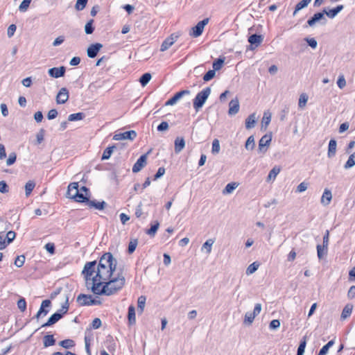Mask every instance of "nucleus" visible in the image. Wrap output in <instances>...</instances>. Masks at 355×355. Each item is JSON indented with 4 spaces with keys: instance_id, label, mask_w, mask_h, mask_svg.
I'll list each match as a JSON object with an SVG mask.
<instances>
[{
    "instance_id": "obj_20",
    "label": "nucleus",
    "mask_w": 355,
    "mask_h": 355,
    "mask_svg": "<svg viewBox=\"0 0 355 355\" xmlns=\"http://www.w3.org/2000/svg\"><path fill=\"white\" fill-rule=\"evenodd\" d=\"M92 296L80 294L77 297V302L80 306H90V300H92Z\"/></svg>"
},
{
    "instance_id": "obj_2",
    "label": "nucleus",
    "mask_w": 355,
    "mask_h": 355,
    "mask_svg": "<svg viewBox=\"0 0 355 355\" xmlns=\"http://www.w3.org/2000/svg\"><path fill=\"white\" fill-rule=\"evenodd\" d=\"M69 310L68 297L66 298L64 304L61 309L56 313H53L47 320V322L42 325V327H49L57 322L62 315L67 313Z\"/></svg>"
},
{
    "instance_id": "obj_29",
    "label": "nucleus",
    "mask_w": 355,
    "mask_h": 355,
    "mask_svg": "<svg viewBox=\"0 0 355 355\" xmlns=\"http://www.w3.org/2000/svg\"><path fill=\"white\" fill-rule=\"evenodd\" d=\"M311 0H302L295 6L293 15L295 16L296 14L302 9L306 8L311 2Z\"/></svg>"
},
{
    "instance_id": "obj_32",
    "label": "nucleus",
    "mask_w": 355,
    "mask_h": 355,
    "mask_svg": "<svg viewBox=\"0 0 355 355\" xmlns=\"http://www.w3.org/2000/svg\"><path fill=\"white\" fill-rule=\"evenodd\" d=\"M55 343V340L53 335H46L43 338V343L45 347L53 346Z\"/></svg>"
},
{
    "instance_id": "obj_5",
    "label": "nucleus",
    "mask_w": 355,
    "mask_h": 355,
    "mask_svg": "<svg viewBox=\"0 0 355 355\" xmlns=\"http://www.w3.org/2000/svg\"><path fill=\"white\" fill-rule=\"evenodd\" d=\"M209 18H205L199 21L195 26H193L189 33V35L193 37H198L202 35L205 26L209 23Z\"/></svg>"
},
{
    "instance_id": "obj_57",
    "label": "nucleus",
    "mask_w": 355,
    "mask_h": 355,
    "mask_svg": "<svg viewBox=\"0 0 355 355\" xmlns=\"http://www.w3.org/2000/svg\"><path fill=\"white\" fill-rule=\"evenodd\" d=\"M216 75L214 70H209L203 76V80L205 82L211 80Z\"/></svg>"
},
{
    "instance_id": "obj_14",
    "label": "nucleus",
    "mask_w": 355,
    "mask_h": 355,
    "mask_svg": "<svg viewBox=\"0 0 355 355\" xmlns=\"http://www.w3.org/2000/svg\"><path fill=\"white\" fill-rule=\"evenodd\" d=\"M102 47L103 45L100 43L91 44L87 51V56L91 58H95Z\"/></svg>"
},
{
    "instance_id": "obj_30",
    "label": "nucleus",
    "mask_w": 355,
    "mask_h": 355,
    "mask_svg": "<svg viewBox=\"0 0 355 355\" xmlns=\"http://www.w3.org/2000/svg\"><path fill=\"white\" fill-rule=\"evenodd\" d=\"M263 41V37L260 35L253 34L250 35L248 38V42L251 44H256L257 46L259 45Z\"/></svg>"
},
{
    "instance_id": "obj_53",
    "label": "nucleus",
    "mask_w": 355,
    "mask_h": 355,
    "mask_svg": "<svg viewBox=\"0 0 355 355\" xmlns=\"http://www.w3.org/2000/svg\"><path fill=\"white\" fill-rule=\"evenodd\" d=\"M93 19H90L85 26V32L86 34H92L94 31Z\"/></svg>"
},
{
    "instance_id": "obj_7",
    "label": "nucleus",
    "mask_w": 355,
    "mask_h": 355,
    "mask_svg": "<svg viewBox=\"0 0 355 355\" xmlns=\"http://www.w3.org/2000/svg\"><path fill=\"white\" fill-rule=\"evenodd\" d=\"M137 137V132L135 130H129L124 132H118L116 133L113 139L116 141L121 140H133Z\"/></svg>"
},
{
    "instance_id": "obj_62",
    "label": "nucleus",
    "mask_w": 355,
    "mask_h": 355,
    "mask_svg": "<svg viewBox=\"0 0 355 355\" xmlns=\"http://www.w3.org/2000/svg\"><path fill=\"white\" fill-rule=\"evenodd\" d=\"M323 12L327 15L331 19L334 18L338 12L337 10H336L334 8L329 10V11H327L326 10H323Z\"/></svg>"
},
{
    "instance_id": "obj_33",
    "label": "nucleus",
    "mask_w": 355,
    "mask_h": 355,
    "mask_svg": "<svg viewBox=\"0 0 355 355\" xmlns=\"http://www.w3.org/2000/svg\"><path fill=\"white\" fill-rule=\"evenodd\" d=\"M328 247L322 246L321 245H317V254L319 259H322L327 255Z\"/></svg>"
},
{
    "instance_id": "obj_61",
    "label": "nucleus",
    "mask_w": 355,
    "mask_h": 355,
    "mask_svg": "<svg viewBox=\"0 0 355 355\" xmlns=\"http://www.w3.org/2000/svg\"><path fill=\"white\" fill-rule=\"evenodd\" d=\"M308 188V183L305 182H301L297 187L296 189V192L302 193L305 191Z\"/></svg>"
},
{
    "instance_id": "obj_6",
    "label": "nucleus",
    "mask_w": 355,
    "mask_h": 355,
    "mask_svg": "<svg viewBox=\"0 0 355 355\" xmlns=\"http://www.w3.org/2000/svg\"><path fill=\"white\" fill-rule=\"evenodd\" d=\"M261 311V304H255L254 311L252 312H247L245 314L244 322L248 324H251L253 322L254 318L260 313Z\"/></svg>"
},
{
    "instance_id": "obj_35",
    "label": "nucleus",
    "mask_w": 355,
    "mask_h": 355,
    "mask_svg": "<svg viewBox=\"0 0 355 355\" xmlns=\"http://www.w3.org/2000/svg\"><path fill=\"white\" fill-rule=\"evenodd\" d=\"M73 200L78 202H88V193H83V192L79 191Z\"/></svg>"
},
{
    "instance_id": "obj_4",
    "label": "nucleus",
    "mask_w": 355,
    "mask_h": 355,
    "mask_svg": "<svg viewBox=\"0 0 355 355\" xmlns=\"http://www.w3.org/2000/svg\"><path fill=\"white\" fill-rule=\"evenodd\" d=\"M180 35L181 34L179 32L171 34L170 36L163 41L160 47V51L164 52L168 50L178 40Z\"/></svg>"
},
{
    "instance_id": "obj_13",
    "label": "nucleus",
    "mask_w": 355,
    "mask_h": 355,
    "mask_svg": "<svg viewBox=\"0 0 355 355\" xmlns=\"http://www.w3.org/2000/svg\"><path fill=\"white\" fill-rule=\"evenodd\" d=\"M69 98V92L65 87L60 89L56 96V102L58 104H63L67 101Z\"/></svg>"
},
{
    "instance_id": "obj_48",
    "label": "nucleus",
    "mask_w": 355,
    "mask_h": 355,
    "mask_svg": "<svg viewBox=\"0 0 355 355\" xmlns=\"http://www.w3.org/2000/svg\"><path fill=\"white\" fill-rule=\"evenodd\" d=\"M220 146L218 139H215L212 142L211 153L213 154H218L220 152Z\"/></svg>"
},
{
    "instance_id": "obj_11",
    "label": "nucleus",
    "mask_w": 355,
    "mask_h": 355,
    "mask_svg": "<svg viewBox=\"0 0 355 355\" xmlns=\"http://www.w3.org/2000/svg\"><path fill=\"white\" fill-rule=\"evenodd\" d=\"M51 304V302L49 300H45L42 301L40 308L39 311H37V314L35 315V318L37 320H38L41 317H44L45 315H46L49 311L46 310V309L50 307Z\"/></svg>"
},
{
    "instance_id": "obj_56",
    "label": "nucleus",
    "mask_w": 355,
    "mask_h": 355,
    "mask_svg": "<svg viewBox=\"0 0 355 355\" xmlns=\"http://www.w3.org/2000/svg\"><path fill=\"white\" fill-rule=\"evenodd\" d=\"M16 159H17L16 153H10L9 154L8 158L6 160L7 166L12 165L16 162Z\"/></svg>"
},
{
    "instance_id": "obj_60",
    "label": "nucleus",
    "mask_w": 355,
    "mask_h": 355,
    "mask_svg": "<svg viewBox=\"0 0 355 355\" xmlns=\"http://www.w3.org/2000/svg\"><path fill=\"white\" fill-rule=\"evenodd\" d=\"M5 238L6 239V242L8 245L15 238V233L12 231H9L7 232V234L5 235Z\"/></svg>"
},
{
    "instance_id": "obj_26",
    "label": "nucleus",
    "mask_w": 355,
    "mask_h": 355,
    "mask_svg": "<svg viewBox=\"0 0 355 355\" xmlns=\"http://www.w3.org/2000/svg\"><path fill=\"white\" fill-rule=\"evenodd\" d=\"M281 168L279 166H274L270 171L269 172V174L267 177V181H273L275 180L277 175L280 173Z\"/></svg>"
},
{
    "instance_id": "obj_28",
    "label": "nucleus",
    "mask_w": 355,
    "mask_h": 355,
    "mask_svg": "<svg viewBox=\"0 0 355 355\" xmlns=\"http://www.w3.org/2000/svg\"><path fill=\"white\" fill-rule=\"evenodd\" d=\"M239 187V183L237 182H231L228 183L225 189L223 190V194H230L232 193L237 187Z\"/></svg>"
},
{
    "instance_id": "obj_44",
    "label": "nucleus",
    "mask_w": 355,
    "mask_h": 355,
    "mask_svg": "<svg viewBox=\"0 0 355 355\" xmlns=\"http://www.w3.org/2000/svg\"><path fill=\"white\" fill-rule=\"evenodd\" d=\"M151 74L149 73H146L141 76L139 79V82L143 87H145L151 79Z\"/></svg>"
},
{
    "instance_id": "obj_54",
    "label": "nucleus",
    "mask_w": 355,
    "mask_h": 355,
    "mask_svg": "<svg viewBox=\"0 0 355 355\" xmlns=\"http://www.w3.org/2000/svg\"><path fill=\"white\" fill-rule=\"evenodd\" d=\"M8 243L5 238L4 231L0 232V250H3L6 248Z\"/></svg>"
},
{
    "instance_id": "obj_16",
    "label": "nucleus",
    "mask_w": 355,
    "mask_h": 355,
    "mask_svg": "<svg viewBox=\"0 0 355 355\" xmlns=\"http://www.w3.org/2000/svg\"><path fill=\"white\" fill-rule=\"evenodd\" d=\"M50 76L58 78L62 77L65 73V67H53L49 69L48 71Z\"/></svg>"
},
{
    "instance_id": "obj_9",
    "label": "nucleus",
    "mask_w": 355,
    "mask_h": 355,
    "mask_svg": "<svg viewBox=\"0 0 355 355\" xmlns=\"http://www.w3.org/2000/svg\"><path fill=\"white\" fill-rule=\"evenodd\" d=\"M327 22V19L324 17V12H317L314 14V15L307 21V24L309 26H313L316 23H321L322 24H325Z\"/></svg>"
},
{
    "instance_id": "obj_12",
    "label": "nucleus",
    "mask_w": 355,
    "mask_h": 355,
    "mask_svg": "<svg viewBox=\"0 0 355 355\" xmlns=\"http://www.w3.org/2000/svg\"><path fill=\"white\" fill-rule=\"evenodd\" d=\"M147 163V155H141L137 161L135 162L132 167V172L133 173H138L146 165Z\"/></svg>"
},
{
    "instance_id": "obj_17",
    "label": "nucleus",
    "mask_w": 355,
    "mask_h": 355,
    "mask_svg": "<svg viewBox=\"0 0 355 355\" xmlns=\"http://www.w3.org/2000/svg\"><path fill=\"white\" fill-rule=\"evenodd\" d=\"M239 101L238 98L232 99L229 103L228 114L230 115H234L239 111Z\"/></svg>"
},
{
    "instance_id": "obj_37",
    "label": "nucleus",
    "mask_w": 355,
    "mask_h": 355,
    "mask_svg": "<svg viewBox=\"0 0 355 355\" xmlns=\"http://www.w3.org/2000/svg\"><path fill=\"white\" fill-rule=\"evenodd\" d=\"M355 166V153L350 155L347 161L344 165L345 169H349Z\"/></svg>"
},
{
    "instance_id": "obj_59",
    "label": "nucleus",
    "mask_w": 355,
    "mask_h": 355,
    "mask_svg": "<svg viewBox=\"0 0 355 355\" xmlns=\"http://www.w3.org/2000/svg\"><path fill=\"white\" fill-rule=\"evenodd\" d=\"M24 261H25L24 256H23V255L18 256V257H17V258L15 260V265L17 267L20 268L24 265Z\"/></svg>"
},
{
    "instance_id": "obj_19",
    "label": "nucleus",
    "mask_w": 355,
    "mask_h": 355,
    "mask_svg": "<svg viewBox=\"0 0 355 355\" xmlns=\"http://www.w3.org/2000/svg\"><path fill=\"white\" fill-rule=\"evenodd\" d=\"M337 149V142L335 139H331L329 142L327 156L332 158L336 155Z\"/></svg>"
},
{
    "instance_id": "obj_31",
    "label": "nucleus",
    "mask_w": 355,
    "mask_h": 355,
    "mask_svg": "<svg viewBox=\"0 0 355 355\" xmlns=\"http://www.w3.org/2000/svg\"><path fill=\"white\" fill-rule=\"evenodd\" d=\"M215 241L212 239H207L202 245L201 250H206L207 254H209L211 252L212 246L214 243Z\"/></svg>"
},
{
    "instance_id": "obj_8",
    "label": "nucleus",
    "mask_w": 355,
    "mask_h": 355,
    "mask_svg": "<svg viewBox=\"0 0 355 355\" xmlns=\"http://www.w3.org/2000/svg\"><path fill=\"white\" fill-rule=\"evenodd\" d=\"M272 141L271 135H263L259 141V152L266 153Z\"/></svg>"
},
{
    "instance_id": "obj_27",
    "label": "nucleus",
    "mask_w": 355,
    "mask_h": 355,
    "mask_svg": "<svg viewBox=\"0 0 355 355\" xmlns=\"http://www.w3.org/2000/svg\"><path fill=\"white\" fill-rule=\"evenodd\" d=\"M105 202H96L95 200H89L87 205L89 207H94L98 210H103L105 206Z\"/></svg>"
},
{
    "instance_id": "obj_50",
    "label": "nucleus",
    "mask_w": 355,
    "mask_h": 355,
    "mask_svg": "<svg viewBox=\"0 0 355 355\" xmlns=\"http://www.w3.org/2000/svg\"><path fill=\"white\" fill-rule=\"evenodd\" d=\"M159 227V222L156 221L154 225H153L149 230H147L146 233L148 235L153 236L156 234Z\"/></svg>"
},
{
    "instance_id": "obj_1",
    "label": "nucleus",
    "mask_w": 355,
    "mask_h": 355,
    "mask_svg": "<svg viewBox=\"0 0 355 355\" xmlns=\"http://www.w3.org/2000/svg\"><path fill=\"white\" fill-rule=\"evenodd\" d=\"M117 261L110 252L104 253L97 264L96 261L87 262L83 270L87 288L97 295H111L125 284L123 275L112 277Z\"/></svg>"
},
{
    "instance_id": "obj_42",
    "label": "nucleus",
    "mask_w": 355,
    "mask_h": 355,
    "mask_svg": "<svg viewBox=\"0 0 355 355\" xmlns=\"http://www.w3.org/2000/svg\"><path fill=\"white\" fill-rule=\"evenodd\" d=\"M259 264L257 262H254L248 266L246 269V274L250 275L255 272L259 268Z\"/></svg>"
},
{
    "instance_id": "obj_3",
    "label": "nucleus",
    "mask_w": 355,
    "mask_h": 355,
    "mask_svg": "<svg viewBox=\"0 0 355 355\" xmlns=\"http://www.w3.org/2000/svg\"><path fill=\"white\" fill-rule=\"evenodd\" d=\"M211 94V89L206 87L201 92L198 93L196 98L193 99V107L196 111H198L205 104Z\"/></svg>"
},
{
    "instance_id": "obj_40",
    "label": "nucleus",
    "mask_w": 355,
    "mask_h": 355,
    "mask_svg": "<svg viewBox=\"0 0 355 355\" xmlns=\"http://www.w3.org/2000/svg\"><path fill=\"white\" fill-rule=\"evenodd\" d=\"M59 345L65 349H69L75 345V343L71 339H66L60 341Z\"/></svg>"
},
{
    "instance_id": "obj_58",
    "label": "nucleus",
    "mask_w": 355,
    "mask_h": 355,
    "mask_svg": "<svg viewBox=\"0 0 355 355\" xmlns=\"http://www.w3.org/2000/svg\"><path fill=\"white\" fill-rule=\"evenodd\" d=\"M17 307L21 311H25L26 309V302L24 298H20L17 302Z\"/></svg>"
},
{
    "instance_id": "obj_47",
    "label": "nucleus",
    "mask_w": 355,
    "mask_h": 355,
    "mask_svg": "<svg viewBox=\"0 0 355 355\" xmlns=\"http://www.w3.org/2000/svg\"><path fill=\"white\" fill-rule=\"evenodd\" d=\"M32 0H23L21 4L19 6V10L20 12H26L31 3Z\"/></svg>"
},
{
    "instance_id": "obj_52",
    "label": "nucleus",
    "mask_w": 355,
    "mask_h": 355,
    "mask_svg": "<svg viewBox=\"0 0 355 355\" xmlns=\"http://www.w3.org/2000/svg\"><path fill=\"white\" fill-rule=\"evenodd\" d=\"M306 345V338H304L303 340L300 342V344L298 347L297 355H304Z\"/></svg>"
},
{
    "instance_id": "obj_22",
    "label": "nucleus",
    "mask_w": 355,
    "mask_h": 355,
    "mask_svg": "<svg viewBox=\"0 0 355 355\" xmlns=\"http://www.w3.org/2000/svg\"><path fill=\"white\" fill-rule=\"evenodd\" d=\"M353 308L354 306L352 304H346L341 313L340 319L345 320L348 318L352 313Z\"/></svg>"
},
{
    "instance_id": "obj_63",
    "label": "nucleus",
    "mask_w": 355,
    "mask_h": 355,
    "mask_svg": "<svg viewBox=\"0 0 355 355\" xmlns=\"http://www.w3.org/2000/svg\"><path fill=\"white\" fill-rule=\"evenodd\" d=\"M280 327V321L279 320H272L270 324L269 327L270 329H277Z\"/></svg>"
},
{
    "instance_id": "obj_15",
    "label": "nucleus",
    "mask_w": 355,
    "mask_h": 355,
    "mask_svg": "<svg viewBox=\"0 0 355 355\" xmlns=\"http://www.w3.org/2000/svg\"><path fill=\"white\" fill-rule=\"evenodd\" d=\"M78 189V182H72L69 184L68 186V189L67 192V196L68 198L74 199L77 196V193L79 192Z\"/></svg>"
},
{
    "instance_id": "obj_36",
    "label": "nucleus",
    "mask_w": 355,
    "mask_h": 355,
    "mask_svg": "<svg viewBox=\"0 0 355 355\" xmlns=\"http://www.w3.org/2000/svg\"><path fill=\"white\" fill-rule=\"evenodd\" d=\"M271 121V113L270 112H265L262 118V127L267 128Z\"/></svg>"
},
{
    "instance_id": "obj_64",
    "label": "nucleus",
    "mask_w": 355,
    "mask_h": 355,
    "mask_svg": "<svg viewBox=\"0 0 355 355\" xmlns=\"http://www.w3.org/2000/svg\"><path fill=\"white\" fill-rule=\"evenodd\" d=\"M44 248L50 254H53L55 252V245L53 243H48L45 245Z\"/></svg>"
},
{
    "instance_id": "obj_51",
    "label": "nucleus",
    "mask_w": 355,
    "mask_h": 355,
    "mask_svg": "<svg viewBox=\"0 0 355 355\" xmlns=\"http://www.w3.org/2000/svg\"><path fill=\"white\" fill-rule=\"evenodd\" d=\"M114 148V146H111V147H107L103 152V155H102V159L103 160H105V159H108L112 153H113V149Z\"/></svg>"
},
{
    "instance_id": "obj_34",
    "label": "nucleus",
    "mask_w": 355,
    "mask_h": 355,
    "mask_svg": "<svg viewBox=\"0 0 355 355\" xmlns=\"http://www.w3.org/2000/svg\"><path fill=\"white\" fill-rule=\"evenodd\" d=\"M255 146V141L254 136H250L245 144V148L247 150H252Z\"/></svg>"
},
{
    "instance_id": "obj_39",
    "label": "nucleus",
    "mask_w": 355,
    "mask_h": 355,
    "mask_svg": "<svg viewBox=\"0 0 355 355\" xmlns=\"http://www.w3.org/2000/svg\"><path fill=\"white\" fill-rule=\"evenodd\" d=\"M308 98H309L306 94L303 93L300 94L298 102V106L300 108L302 109L306 106L308 101Z\"/></svg>"
},
{
    "instance_id": "obj_49",
    "label": "nucleus",
    "mask_w": 355,
    "mask_h": 355,
    "mask_svg": "<svg viewBox=\"0 0 355 355\" xmlns=\"http://www.w3.org/2000/svg\"><path fill=\"white\" fill-rule=\"evenodd\" d=\"M87 0H77L75 4V8L76 10H83L87 5Z\"/></svg>"
},
{
    "instance_id": "obj_45",
    "label": "nucleus",
    "mask_w": 355,
    "mask_h": 355,
    "mask_svg": "<svg viewBox=\"0 0 355 355\" xmlns=\"http://www.w3.org/2000/svg\"><path fill=\"white\" fill-rule=\"evenodd\" d=\"M84 117V114L82 112L71 114L68 116L69 121H75L82 120Z\"/></svg>"
},
{
    "instance_id": "obj_25",
    "label": "nucleus",
    "mask_w": 355,
    "mask_h": 355,
    "mask_svg": "<svg viewBox=\"0 0 355 355\" xmlns=\"http://www.w3.org/2000/svg\"><path fill=\"white\" fill-rule=\"evenodd\" d=\"M146 297L144 295H141L137 300V311L139 314H142L146 306Z\"/></svg>"
},
{
    "instance_id": "obj_46",
    "label": "nucleus",
    "mask_w": 355,
    "mask_h": 355,
    "mask_svg": "<svg viewBox=\"0 0 355 355\" xmlns=\"http://www.w3.org/2000/svg\"><path fill=\"white\" fill-rule=\"evenodd\" d=\"M224 61H225V59L224 58H218V60H216V61H214L213 62V70H214L215 71H218V70H220L222 67H223V64L224 63Z\"/></svg>"
},
{
    "instance_id": "obj_10",
    "label": "nucleus",
    "mask_w": 355,
    "mask_h": 355,
    "mask_svg": "<svg viewBox=\"0 0 355 355\" xmlns=\"http://www.w3.org/2000/svg\"><path fill=\"white\" fill-rule=\"evenodd\" d=\"M191 94L189 90H182L176 93L172 98L168 99L166 103V106H171L175 105L179 100H180L184 96L189 95Z\"/></svg>"
},
{
    "instance_id": "obj_23",
    "label": "nucleus",
    "mask_w": 355,
    "mask_h": 355,
    "mask_svg": "<svg viewBox=\"0 0 355 355\" xmlns=\"http://www.w3.org/2000/svg\"><path fill=\"white\" fill-rule=\"evenodd\" d=\"M128 320L130 325H133L136 323L135 308L133 305L128 307Z\"/></svg>"
},
{
    "instance_id": "obj_18",
    "label": "nucleus",
    "mask_w": 355,
    "mask_h": 355,
    "mask_svg": "<svg viewBox=\"0 0 355 355\" xmlns=\"http://www.w3.org/2000/svg\"><path fill=\"white\" fill-rule=\"evenodd\" d=\"M331 200V191L328 189H325L320 199L321 204L323 205L324 206H327L330 204Z\"/></svg>"
},
{
    "instance_id": "obj_38",
    "label": "nucleus",
    "mask_w": 355,
    "mask_h": 355,
    "mask_svg": "<svg viewBox=\"0 0 355 355\" xmlns=\"http://www.w3.org/2000/svg\"><path fill=\"white\" fill-rule=\"evenodd\" d=\"M334 344V341L333 340L329 341L325 345H324L322 349L320 350L318 355H327L329 349L331 347H332Z\"/></svg>"
},
{
    "instance_id": "obj_24",
    "label": "nucleus",
    "mask_w": 355,
    "mask_h": 355,
    "mask_svg": "<svg viewBox=\"0 0 355 355\" xmlns=\"http://www.w3.org/2000/svg\"><path fill=\"white\" fill-rule=\"evenodd\" d=\"M257 123V117L254 113L251 114L245 120V128L247 129H251L254 127Z\"/></svg>"
},
{
    "instance_id": "obj_55",
    "label": "nucleus",
    "mask_w": 355,
    "mask_h": 355,
    "mask_svg": "<svg viewBox=\"0 0 355 355\" xmlns=\"http://www.w3.org/2000/svg\"><path fill=\"white\" fill-rule=\"evenodd\" d=\"M337 85L340 89H343L346 86V80L344 75H339L337 80Z\"/></svg>"
},
{
    "instance_id": "obj_41",
    "label": "nucleus",
    "mask_w": 355,
    "mask_h": 355,
    "mask_svg": "<svg viewBox=\"0 0 355 355\" xmlns=\"http://www.w3.org/2000/svg\"><path fill=\"white\" fill-rule=\"evenodd\" d=\"M138 245V240L132 239L130 241L128 244V252L130 254H132Z\"/></svg>"
},
{
    "instance_id": "obj_21",
    "label": "nucleus",
    "mask_w": 355,
    "mask_h": 355,
    "mask_svg": "<svg viewBox=\"0 0 355 355\" xmlns=\"http://www.w3.org/2000/svg\"><path fill=\"white\" fill-rule=\"evenodd\" d=\"M175 152L176 154L180 153L185 147V141L182 137H177L175 139Z\"/></svg>"
},
{
    "instance_id": "obj_43",
    "label": "nucleus",
    "mask_w": 355,
    "mask_h": 355,
    "mask_svg": "<svg viewBox=\"0 0 355 355\" xmlns=\"http://www.w3.org/2000/svg\"><path fill=\"white\" fill-rule=\"evenodd\" d=\"M35 187V183L32 180H29L26 183L25 191L26 196H28L31 194L32 191L34 189Z\"/></svg>"
}]
</instances>
